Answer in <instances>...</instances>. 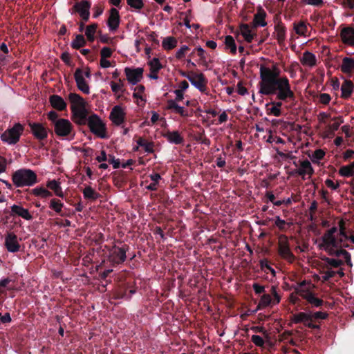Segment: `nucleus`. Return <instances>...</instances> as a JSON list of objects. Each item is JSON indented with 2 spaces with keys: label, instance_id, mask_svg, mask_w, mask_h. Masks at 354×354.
I'll return each instance as SVG.
<instances>
[{
  "label": "nucleus",
  "instance_id": "1",
  "mask_svg": "<svg viewBox=\"0 0 354 354\" xmlns=\"http://www.w3.org/2000/svg\"><path fill=\"white\" fill-rule=\"evenodd\" d=\"M281 71L277 64L272 68L261 64L259 67L260 81L259 93L263 95H276L277 100L270 104L281 109L283 102H295L296 95L291 89L290 81L286 76L280 77Z\"/></svg>",
  "mask_w": 354,
  "mask_h": 354
},
{
  "label": "nucleus",
  "instance_id": "2",
  "mask_svg": "<svg viewBox=\"0 0 354 354\" xmlns=\"http://www.w3.org/2000/svg\"><path fill=\"white\" fill-rule=\"evenodd\" d=\"M68 100L71 104L73 116L75 118V122L80 125L86 124L88 112L84 98L79 94L71 93L68 95Z\"/></svg>",
  "mask_w": 354,
  "mask_h": 354
},
{
  "label": "nucleus",
  "instance_id": "3",
  "mask_svg": "<svg viewBox=\"0 0 354 354\" xmlns=\"http://www.w3.org/2000/svg\"><path fill=\"white\" fill-rule=\"evenodd\" d=\"M12 180L17 187H31L38 182L36 173L26 168L19 169L13 172Z\"/></svg>",
  "mask_w": 354,
  "mask_h": 354
},
{
  "label": "nucleus",
  "instance_id": "4",
  "mask_svg": "<svg viewBox=\"0 0 354 354\" xmlns=\"http://www.w3.org/2000/svg\"><path fill=\"white\" fill-rule=\"evenodd\" d=\"M53 129L57 137L64 138L68 140H72L75 138L74 126L68 119L61 118L57 120L53 125Z\"/></svg>",
  "mask_w": 354,
  "mask_h": 354
},
{
  "label": "nucleus",
  "instance_id": "5",
  "mask_svg": "<svg viewBox=\"0 0 354 354\" xmlns=\"http://www.w3.org/2000/svg\"><path fill=\"white\" fill-rule=\"evenodd\" d=\"M24 131V127L20 123H15L11 128H8L1 135V140L9 145L17 144Z\"/></svg>",
  "mask_w": 354,
  "mask_h": 354
},
{
  "label": "nucleus",
  "instance_id": "6",
  "mask_svg": "<svg viewBox=\"0 0 354 354\" xmlns=\"http://www.w3.org/2000/svg\"><path fill=\"white\" fill-rule=\"evenodd\" d=\"M86 122L93 134L101 138H106V126L98 115L93 114L88 118H86Z\"/></svg>",
  "mask_w": 354,
  "mask_h": 354
},
{
  "label": "nucleus",
  "instance_id": "7",
  "mask_svg": "<svg viewBox=\"0 0 354 354\" xmlns=\"http://www.w3.org/2000/svg\"><path fill=\"white\" fill-rule=\"evenodd\" d=\"M337 227L334 226L325 232L322 237V243L319 244V248L324 247H342V239L337 238L335 234L337 233Z\"/></svg>",
  "mask_w": 354,
  "mask_h": 354
},
{
  "label": "nucleus",
  "instance_id": "8",
  "mask_svg": "<svg viewBox=\"0 0 354 354\" xmlns=\"http://www.w3.org/2000/svg\"><path fill=\"white\" fill-rule=\"evenodd\" d=\"M129 249V246L126 244L121 247L114 245L110 251L109 261L113 264H122L127 259L126 253Z\"/></svg>",
  "mask_w": 354,
  "mask_h": 354
},
{
  "label": "nucleus",
  "instance_id": "9",
  "mask_svg": "<svg viewBox=\"0 0 354 354\" xmlns=\"http://www.w3.org/2000/svg\"><path fill=\"white\" fill-rule=\"evenodd\" d=\"M278 252L283 259L290 262L295 259V255L290 248L288 236L285 234H281L279 236Z\"/></svg>",
  "mask_w": 354,
  "mask_h": 354
},
{
  "label": "nucleus",
  "instance_id": "10",
  "mask_svg": "<svg viewBox=\"0 0 354 354\" xmlns=\"http://www.w3.org/2000/svg\"><path fill=\"white\" fill-rule=\"evenodd\" d=\"M28 124L31 133L35 139L40 142V147H43L45 145L43 141L48 138L47 128L39 122H29Z\"/></svg>",
  "mask_w": 354,
  "mask_h": 354
},
{
  "label": "nucleus",
  "instance_id": "11",
  "mask_svg": "<svg viewBox=\"0 0 354 354\" xmlns=\"http://www.w3.org/2000/svg\"><path fill=\"white\" fill-rule=\"evenodd\" d=\"M144 69L140 67L124 68V73L129 84L136 85L141 81L143 77Z\"/></svg>",
  "mask_w": 354,
  "mask_h": 354
},
{
  "label": "nucleus",
  "instance_id": "12",
  "mask_svg": "<svg viewBox=\"0 0 354 354\" xmlns=\"http://www.w3.org/2000/svg\"><path fill=\"white\" fill-rule=\"evenodd\" d=\"M91 5V3L86 0L77 2L73 6L71 13H73V12H78L82 21L86 22L89 19Z\"/></svg>",
  "mask_w": 354,
  "mask_h": 354
},
{
  "label": "nucleus",
  "instance_id": "13",
  "mask_svg": "<svg viewBox=\"0 0 354 354\" xmlns=\"http://www.w3.org/2000/svg\"><path fill=\"white\" fill-rule=\"evenodd\" d=\"M299 162L300 167L292 171L291 174H297L301 176L304 180L305 179L306 175H308L309 178H310L313 175L315 171L310 161L306 159L304 160H299Z\"/></svg>",
  "mask_w": 354,
  "mask_h": 354
},
{
  "label": "nucleus",
  "instance_id": "14",
  "mask_svg": "<svg viewBox=\"0 0 354 354\" xmlns=\"http://www.w3.org/2000/svg\"><path fill=\"white\" fill-rule=\"evenodd\" d=\"M4 245L6 250L12 253L19 252L21 248V245L18 242L17 236L13 232H8L6 234Z\"/></svg>",
  "mask_w": 354,
  "mask_h": 354
},
{
  "label": "nucleus",
  "instance_id": "15",
  "mask_svg": "<svg viewBox=\"0 0 354 354\" xmlns=\"http://www.w3.org/2000/svg\"><path fill=\"white\" fill-rule=\"evenodd\" d=\"M120 16L119 11L114 8H112L109 10V16L108 17L106 24L111 32H115L120 26Z\"/></svg>",
  "mask_w": 354,
  "mask_h": 354
},
{
  "label": "nucleus",
  "instance_id": "16",
  "mask_svg": "<svg viewBox=\"0 0 354 354\" xmlns=\"http://www.w3.org/2000/svg\"><path fill=\"white\" fill-rule=\"evenodd\" d=\"M297 292L304 299H306L313 307L319 308L323 306L324 301L317 297L309 290H299L296 289Z\"/></svg>",
  "mask_w": 354,
  "mask_h": 354
},
{
  "label": "nucleus",
  "instance_id": "17",
  "mask_svg": "<svg viewBox=\"0 0 354 354\" xmlns=\"http://www.w3.org/2000/svg\"><path fill=\"white\" fill-rule=\"evenodd\" d=\"M191 84L201 92H205L207 88V80L203 73H196L194 72L191 78H189Z\"/></svg>",
  "mask_w": 354,
  "mask_h": 354
},
{
  "label": "nucleus",
  "instance_id": "18",
  "mask_svg": "<svg viewBox=\"0 0 354 354\" xmlns=\"http://www.w3.org/2000/svg\"><path fill=\"white\" fill-rule=\"evenodd\" d=\"M167 109L172 111L174 113L179 114L181 117L188 118L192 115V110L185 109L183 106H179L176 100H169L167 102Z\"/></svg>",
  "mask_w": 354,
  "mask_h": 354
},
{
  "label": "nucleus",
  "instance_id": "19",
  "mask_svg": "<svg viewBox=\"0 0 354 354\" xmlns=\"http://www.w3.org/2000/svg\"><path fill=\"white\" fill-rule=\"evenodd\" d=\"M74 77L78 89L85 94H88L90 93L89 86L86 82L83 76V71L80 68L75 70Z\"/></svg>",
  "mask_w": 354,
  "mask_h": 354
},
{
  "label": "nucleus",
  "instance_id": "20",
  "mask_svg": "<svg viewBox=\"0 0 354 354\" xmlns=\"http://www.w3.org/2000/svg\"><path fill=\"white\" fill-rule=\"evenodd\" d=\"M109 118L113 124L120 126L124 122L125 112L120 106H115L110 113Z\"/></svg>",
  "mask_w": 354,
  "mask_h": 354
},
{
  "label": "nucleus",
  "instance_id": "21",
  "mask_svg": "<svg viewBox=\"0 0 354 354\" xmlns=\"http://www.w3.org/2000/svg\"><path fill=\"white\" fill-rule=\"evenodd\" d=\"M340 37L344 44L354 46V28H343L340 32Z\"/></svg>",
  "mask_w": 354,
  "mask_h": 354
},
{
  "label": "nucleus",
  "instance_id": "22",
  "mask_svg": "<svg viewBox=\"0 0 354 354\" xmlns=\"http://www.w3.org/2000/svg\"><path fill=\"white\" fill-rule=\"evenodd\" d=\"M50 105L57 111H62L66 109L67 104L64 100L58 95H52L49 97Z\"/></svg>",
  "mask_w": 354,
  "mask_h": 354
},
{
  "label": "nucleus",
  "instance_id": "23",
  "mask_svg": "<svg viewBox=\"0 0 354 354\" xmlns=\"http://www.w3.org/2000/svg\"><path fill=\"white\" fill-rule=\"evenodd\" d=\"M149 65L150 66L151 72L149 75V78L153 80H158V73L159 71L162 68V65L161 64L159 59L153 57L151 61L149 62Z\"/></svg>",
  "mask_w": 354,
  "mask_h": 354
},
{
  "label": "nucleus",
  "instance_id": "24",
  "mask_svg": "<svg viewBox=\"0 0 354 354\" xmlns=\"http://www.w3.org/2000/svg\"><path fill=\"white\" fill-rule=\"evenodd\" d=\"M274 31L276 32V39L280 46L284 44L286 38V28L284 24L279 21L274 26Z\"/></svg>",
  "mask_w": 354,
  "mask_h": 354
},
{
  "label": "nucleus",
  "instance_id": "25",
  "mask_svg": "<svg viewBox=\"0 0 354 354\" xmlns=\"http://www.w3.org/2000/svg\"><path fill=\"white\" fill-rule=\"evenodd\" d=\"M266 17V11L261 7H259L257 13L254 16L253 26L254 28L257 26L265 27L267 25Z\"/></svg>",
  "mask_w": 354,
  "mask_h": 354
},
{
  "label": "nucleus",
  "instance_id": "26",
  "mask_svg": "<svg viewBox=\"0 0 354 354\" xmlns=\"http://www.w3.org/2000/svg\"><path fill=\"white\" fill-rule=\"evenodd\" d=\"M16 214L25 220L30 221L32 219V216L28 209L24 208L22 206L13 205L11 207V215Z\"/></svg>",
  "mask_w": 354,
  "mask_h": 354
},
{
  "label": "nucleus",
  "instance_id": "27",
  "mask_svg": "<svg viewBox=\"0 0 354 354\" xmlns=\"http://www.w3.org/2000/svg\"><path fill=\"white\" fill-rule=\"evenodd\" d=\"M301 63L304 66H308L310 67H313L317 65V58L316 56L310 51H305L302 57L300 59Z\"/></svg>",
  "mask_w": 354,
  "mask_h": 354
},
{
  "label": "nucleus",
  "instance_id": "28",
  "mask_svg": "<svg viewBox=\"0 0 354 354\" xmlns=\"http://www.w3.org/2000/svg\"><path fill=\"white\" fill-rule=\"evenodd\" d=\"M353 88L354 84L352 81L345 80L341 86V97L344 99L349 98L353 93Z\"/></svg>",
  "mask_w": 354,
  "mask_h": 354
},
{
  "label": "nucleus",
  "instance_id": "29",
  "mask_svg": "<svg viewBox=\"0 0 354 354\" xmlns=\"http://www.w3.org/2000/svg\"><path fill=\"white\" fill-rule=\"evenodd\" d=\"M164 137L170 142L175 145H180L183 142V137L178 131H167Z\"/></svg>",
  "mask_w": 354,
  "mask_h": 354
},
{
  "label": "nucleus",
  "instance_id": "30",
  "mask_svg": "<svg viewBox=\"0 0 354 354\" xmlns=\"http://www.w3.org/2000/svg\"><path fill=\"white\" fill-rule=\"evenodd\" d=\"M239 28L241 33L242 36L244 37L245 40L248 43H251L254 39V37L256 35V34L252 32L249 25L247 24H241L239 26Z\"/></svg>",
  "mask_w": 354,
  "mask_h": 354
},
{
  "label": "nucleus",
  "instance_id": "31",
  "mask_svg": "<svg viewBox=\"0 0 354 354\" xmlns=\"http://www.w3.org/2000/svg\"><path fill=\"white\" fill-rule=\"evenodd\" d=\"M354 69V59L345 57L342 59L341 65V71L342 73L348 74L351 73Z\"/></svg>",
  "mask_w": 354,
  "mask_h": 354
},
{
  "label": "nucleus",
  "instance_id": "32",
  "mask_svg": "<svg viewBox=\"0 0 354 354\" xmlns=\"http://www.w3.org/2000/svg\"><path fill=\"white\" fill-rule=\"evenodd\" d=\"M292 321L295 324L303 323L305 326L309 321H312V316L304 312H300L293 315Z\"/></svg>",
  "mask_w": 354,
  "mask_h": 354
},
{
  "label": "nucleus",
  "instance_id": "33",
  "mask_svg": "<svg viewBox=\"0 0 354 354\" xmlns=\"http://www.w3.org/2000/svg\"><path fill=\"white\" fill-rule=\"evenodd\" d=\"M97 28L98 24L96 23H93L86 27L85 35L88 41L93 42L95 41V34L98 32L97 30Z\"/></svg>",
  "mask_w": 354,
  "mask_h": 354
},
{
  "label": "nucleus",
  "instance_id": "34",
  "mask_svg": "<svg viewBox=\"0 0 354 354\" xmlns=\"http://www.w3.org/2000/svg\"><path fill=\"white\" fill-rule=\"evenodd\" d=\"M82 193L85 199L92 201H95L100 196V194L96 192L91 186H86L82 190Z\"/></svg>",
  "mask_w": 354,
  "mask_h": 354
},
{
  "label": "nucleus",
  "instance_id": "35",
  "mask_svg": "<svg viewBox=\"0 0 354 354\" xmlns=\"http://www.w3.org/2000/svg\"><path fill=\"white\" fill-rule=\"evenodd\" d=\"M46 186L48 188L53 190L56 196L59 197H63V192L59 182L55 180H48L47 182Z\"/></svg>",
  "mask_w": 354,
  "mask_h": 354
},
{
  "label": "nucleus",
  "instance_id": "36",
  "mask_svg": "<svg viewBox=\"0 0 354 354\" xmlns=\"http://www.w3.org/2000/svg\"><path fill=\"white\" fill-rule=\"evenodd\" d=\"M136 142L139 147H142L144 148L145 152H147L148 153H153L154 145H153V142H148L143 138L139 137L138 139L137 140Z\"/></svg>",
  "mask_w": 354,
  "mask_h": 354
},
{
  "label": "nucleus",
  "instance_id": "37",
  "mask_svg": "<svg viewBox=\"0 0 354 354\" xmlns=\"http://www.w3.org/2000/svg\"><path fill=\"white\" fill-rule=\"evenodd\" d=\"M149 178L153 182L146 187L147 189L157 191L159 180L162 178L160 175L158 173H153L149 175Z\"/></svg>",
  "mask_w": 354,
  "mask_h": 354
},
{
  "label": "nucleus",
  "instance_id": "38",
  "mask_svg": "<svg viewBox=\"0 0 354 354\" xmlns=\"http://www.w3.org/2000/svg\"><path fill=\"white\" fill-rule=\"evenodd\" d=\"M63 206L64 204L58 199L53 198L50 201L49 207L62 216H66V214L63 213L62 210Z\"/></svg>",
  "mask_w": 354,
  "mask_h": 354
},
{
  "label": "nucleus",
  "instance_id": "39",
  "mask_svg": "<svg viewBox=\"0 0 354 354\" xmlns=\"http://www.w3.org/2000/svg\"><path fill=\"white\" fill-rule=\"evenodd\" d=\"M177 45V39L174 37H165L162 43V48L165 50H169L174 48Z\"/></svg>",
  "mask_w": 354,
  "mask_h": 354
},
{
  "label": "nucleus",
  "instance_id": "40",
  "mask_svg": "<svg viewBox=\"0 0 354 354\" xmlns=\"http://www.w3.org/2000/svg\"><path fill=\"white\" fill-rule=\"evenodd\" d=\"M30 192L36 196H41L44 198L51 197L53 196L52 192L42 187L32 189L30 190Z\"/></svg>",
  "mask_w": 354,
  "mask_h": 354
},
{
  "label": "nucleus",
  "instance_id": "41",
  "mask_svg": "<svg viewBox=\"0 0 354 354\" xmlns=\"http://www.w3.org/2000/svg\"><path fill=\"white\" fill-rule=\"evenodd\" d=\"M86 44V41L82 35H77L75 39L71 42V47L73 49H80Z\"/></svg>",
  "mask_w": 354,
  "mask_h": 354
},
{
  "label": "nucleus",
  "instance_id": "42",
  "mask_svg": "<svg viewBox=\"0 0 354 354\" xmlns=\"http://www.w3.org/2000/svg\"><path fill=\"white\" fill-rule=\"evenodd\" d=\"M322 259L327 263V266L325 267L326 268L329 269L328 266L337 268L343 265V261L342 260L332 259L327 257H324Z\"/></svg>",
  "mask_w": 354,
  "mask_h": 354
},
{
  "label": "nucleus",
  "instance_id": "43",
  "mask_svg": "<svg viewBox=\"0 0 354 354\" xmlns=\"http://www.w3.org/2000/svg\"><path fill=\"white\" fill-rule=\"evenodd\" d=\"M274 225L282 232H286L290 226V223L281 219L279 216L274 218Z\"/></svg>",
  "mask_w": 354,
  "mask_h": 354
},
{
  "label": "nucleus",
  "instance_id": "44",
  "mask_svg": "<svg viewBox=\"0 0 354 354\" xmlns=\"http://www.w3.org/2000/svg\"><path fill=\"white\" fill-rule=\"evenodd\" d=\"M115 299L129 300L131 295H128L127 288L125 286L119 288L115 293Z\"/></svg>",
  "mask_w": 354,
  "mask_h": 354
},
{
  "label": "nucleus",
  "instance_id": "45",
  "mask_svg": "<svg viewBox=\"0 0 354 354\" xmlns=\"http://www.w3.org/2000/svg\"><path fill=\"white\" fill-rule=\"evenodd\" d=\"M225 44L227 48L230 49L232 54H236V45L232 36L227 35L225 38Z\"/></svg>",
  "mask_w": 354,
  "mask_h": 354
},
{
  "label": "nucleus",
  "instance_id": "46",
  "mask_svg": "<svg viewBox=\"0 0 354 354\" xmlns=\"http://www.w3.org/2000/svg\"><path fill=\"white\" fill-rule=\"evenodd\" d=\"M266 109L268 115L276 117H279L282 115L281 109H277L275 106L270 104V102L266 104Z\"/></svg>",
  "mask_w": 354,
  "mask_h": 354
},
{
  "label": "nucleus",
  "instance_id": "47",
  "mask_svg": "<svg viewBox=\"0 0 354 354\" xmlns=\"http://www.w3.org/2000/svg\"><path fill=\"white\" fill-rule=\"evenodd\" d=\"M294 30L299 35H305L307 31V26L304 21H299L298 24L294 23Z\"/></svg>",
  "mask_w": 354,
  "mask_h": 354
},
{
  "label": "nucleus",
  "instance_id": "48",
  "mask_svg": "<svg viewBox=\"0 0 354 354\" xmlns=\"http://www.w3.org/2000/svg\"><path fill=\"white\" fill-rule=\"evenodd\" d=\"M325 154L323 149H316L310 158L313 163H317L318 160L324 159Z\"/></svg>",
  "mask_w": 354,
  "mask_h": 354
},
{
  "label": "nucleus",
  "instance_id": "49",
  "mask_svg": "<svg viewBox=\"0 0 354 354\" xmlns=\"http://www.w3.org/2000/svg\"><path fill=\"white\" fill-rule=\"evenodd\" d=\"M270 304L273 305L271 296L269 294L263 295L260 299L259 306L267 307Z\"/></svg>",
  "mask_w": 354,
  "mask_h": 354
},
{
  "label": "nucleus",
  "instance_id": "50",
  "mask_svg": "<svg viewBox=\"0 0 354 354\" xmlns=\"http://www.w3.org/2000/svg\"><path fill=\"white\" fill-rule=\"evenodd\" d=\"M339 174L343 177H351L354 176V172L351 170L348 165H344L339 169Z\"/></svg>",
  "mask_w": 354,
  "mask_h": 354
},
{
  "label": "nucleus",
  "instance_id": "51",
  "mask_svg": "<svg viewBox=\"0 0 354 354\" xmlns=\"http://www.w3.org/2000/svg\"><path fill=\"white\" fill-rule=\"evenodd\" d=\"M110 84H111V88L112 91L114 92L115 93H116L119 91H121V92L124 91V90L123 89V86H124L123 80H122L121 79H119V83H115L114 82H111Z\"/></svg>",
  "mask_w": 354,
  "mask_h": 354
},
{
  "label": "nucleus",
  "instance_id": "52",
  "mask_svg": "<svg viewBox=\"0 0 354 354\" xmlns=\"http://www.w3.org/2000/svg\"><path fill=\"white\" fill-rule=\"evenodd\" d=\"M145 88L143 85H138L134 89V93H133V97L136 99H140L142 101H145L142 96V93H144Z\"/></svg>",
  "mask_w": 354,
  "mask_h": 354
},
{
  "label": "nucleus",
  "instance_id": "53",
  "mask_svg": "<svg viewBox=\"0 0 354 354\" xmlns=\"http://www.w3.org/2000/svg\"><path fill=\"white\" fill-rule=\"evenodd\" d=\"M321 274H322V280L324 281H328L335 276L336 272L327 268L326 270L322 271Z\"/></svg>",
  "mask_w": 354,
  "mask_h": 354
},
{
  "label": "nucleus",
  "instance_id": "54",
  "mask_svg": "<svg viewBox=\"0 0 354 354\" xmlns=\"http://www.w3.org/2000/svg\"><path fill=\"white\" fill-rule=\"evenodd\" d=\"M127 4L136 10H140L144 7V3L142 0H127Z\"/></svg>",
  "mask_w": 354,
  "mask_h": 354
},
{
  "label": "nucleus",
  "instance_id": "55",
  "mask_svg": "<svg viewBox=\"0 0 354 354\" xmlns=\"http://www.w3.org/2000/svg\"><path fill=\"white\" fill-rule=\"evenodd\" d=\"M333 120H335V122L328 127L330 131L332 133L337 131L340 124L343 122L342 117L334 118Z\"/></svg>",
  "mask_w": 354,
  "mask_h": 354
},
{
  "label": "nucleus",
  "instance_id": "56",
  "mask_svg": "<svg viewBox=\"0 0 354 354\" xmlns=\"http://www.w3.org/2000/svg\"><path fill=\"white\" fill-rule=\"evenodd\" d=\"M339 232L338 234L339 236V238L342 239V241H344V239L347 240L348 235L347 234V233L346 232L345 223L342 220L339 222Z\"/></svg>",
  "mask_w": 354,
  "mask_h": 354
},
{
  "label": "nucleus",
  "instance_id": "57",
  "mask_svg": "<svg viewBox=\"0 0 354 354\" xmlns=\"http://www.w3.org/2000/svg\"><path fill=\"white\" fill-rule=\"evenodd\" d=\"M106 161L109 164H112L114 169H118L121 166L120 159H115V156L111 154L108 156Z\"/></svg>",
  "mask_w": 354,
  "mask_h": 354
},
{
  "label": "nucleus",
  "instance_id": "58",
  "mask_svg": "<svg viewBox=\"0 0 354 354\" xmlns=\"http://www.w3.org/2000/svg\"><path fill=\"white\" fill-rule=\"evenodd\" d=\"M113 50L107 46L103 47L100 50L101 59H106L111 57Z\"/></svg>",
  "mask_w": 354,
  "mask_h": 354
},
{
  "label": "nucleus",
  "instance_id": "59",
  "mask_svg": "<svg viewBox=\"0 0 354 354\" xmlns=\"http://www.w3.org/2000/svg\"><path fill=\"white\" fill-rule=\"evenodd\" d=\"M189 50V48L186 46V45H183L180 49H179L176 53V57L178 59H183L185 56V54Z\"/></svg>",
  "mask_w": 354,
  "mask_h": 354
},
{
  "label": "nucleus",
  "instance_id": "60",
  "mask_svg": "<svg viewBox=\"0 0 354 354\" xmlns=\"http://www.w3.org/2000/svg\"><path fill=\"white\" fill-rule=\"evenodd\" d=\"M99 35V39L103 44H111L113 42V38L109 37L108 35L102 34L101 30H98L97 32Z\"/></svg>",
  "mask_w": 354,
  "mask_h": 354
},
{
  "label": "nucleus",
  "instance_id": "61",
  "mask_svg": "<svg viewBox=\"0 0 354 354\" xmlns=\"http://www.w3.org/2000/svg\"><path fill=\"white\" fill-rule=\"evenodd\" d=\"M47 118L51 122L53 126L55 124V123H56L57 120H59L60 119L59 118L58 113L55 111H50L47 114Z\"/></svg>",
  "mask_w": 354,
  "mask_h": 354
},
{
  "label": "nucleus",
  "instance_id": "62",
  "mask_svg": "<svg viewBox=\"0 0 354 354\" xmlns=\"http://www.w3.org/2000/svg\"><path fill=\"white\" fill-rule=\"evenodd\" d=\"M251 340L257 346H263L265 344L263 339L257 335H252Z\"/></svg>",
  "mask_w": 354,
  "mask_h": 354
},
{
  "label": "nucleus",
  "instance_id": "63",
  "mask_svg": "<svg viewBox=\"0 0 354 354\" xmlns=\"http://www.w3.org/2000/svg\"><path fill=\"white\" fill-rule=\"evenodd\" d=\"M312 319H326L328 315L326 312L317 311L311 315Z\"/></svg>",
  "mask_w": 354,
  "mask_h": 354
},
{
  "label": "nucleus",
  "instance_id": "64",
  "mask_svg": "<svg viewBox=\"0 0 354 354\" xmlns=\"http://www.w3.org/2000/svg\"><path fill=\"white\" fill-rule=\"evenodd\" d=\"M93 18H97L99 16H100L103 13L104 8L100 5H95L93 8Z\"/></svg>",
  "mask_w": 354,
  "mask_h": 354
}]
</instances>
